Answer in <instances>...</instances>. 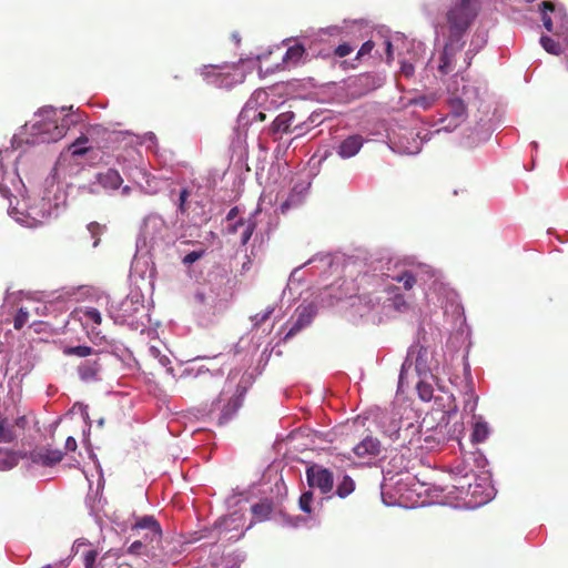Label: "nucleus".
Here are the masks:
<instances>
[{"mask_svg": "<svg viewBox=\"0 0 568 568\" xmlns=\"http://www.w3.org/2000/svg\"><path fill=\"white\" fill-rule=\"evenodd\" d=\"M73 121L64 115L59 120L57 110L52 106L40 109L33 118L32 134L40 138L41 142H57L61 140L70 129Z\"/></svg>", "mask_w": 568, "mask_h": 568, "instance_id": "f257e3e1", "label": "nucleus"}, {"mask_svg": "<svg viewBox=\"0 0 568 568\" xmlns=\"http://www.w3.org/2000/svg\"><path fill=\"white\" fill-rule=\"evenodd\" d=\"M475 0H460L452 7L447 14L448 37L450 41L462 42V39L477 17Z\"/></svg>", "mask_w": 568, "mask_h": 568, "instance_id": "f03ea898", "label": "nucleus"}, {"mask_svg": "<svg viewBox=\"0 0 568 568\" xmlns=\"http://www.w3.org/2000/svg\"><path fill=\"white\" fill-rule=\"evenodd\" d=\"M130 536L142 540L145 546H149L155 552L175 551L173 548H169L172 541L165 540V546L162 545V529L153 516H143L132 524Z\"/></svg>", "mask_w": 568, "mask_h": 568, "instance_id": "7ed1b4c3", "label": "nucleus"}, {"mask_svg": "<svg viewBox=\"0 0 568 568\" xmlns=\"http://www.w3.org/2000/svg\"><path fill=\"white\" fill-rule=\"evenodd\" d=\"M33 414L31 412L17 410L16 416H9L0 412V444H11L24 434L29 427Z\"/></svg>", "mask_w": 568, "mask_h": 568, "instance_id": "20e7f679", "label": "nucleus"}, {"mask_svg": "<svg viewBox=\"0 0 568 568\" xmlns=\"http://www.w3.org/2000/svg\"><path fill=\"white\" fill-rule=\"evenodd\" d=\"M237 71L239 69L234 65H204L201 73L210 83L230 89L235 83L241 82Z\"/></svg>", "mask_w": 568, "mask_h": 568, "instance_id": "39448f33", "label": "nucleus"}, {"mask_svg": "<svg viewBox=\"0 0 568 568\" xmlns=\"http://www.w3.org/2000/svg\"><path fill=\"white\" fill-rule=\"evenodd\" d=\"M306 481L311 488L318 489L321 494L327 495L334 487L333 473L318 464H312L306 468Z\"/></svg>", "mask_w": 568, "mask_h": 568, "instance_id": "423d86ee", "label": "nucleus"}, {"mask_svg": "<svg viewBox=\"0 0 568 568\" xmlns=\"http://www.w3.org/2000/svg\"><path fill=\"white\" fill-rule=\"evenodd\" d=\"M316 314L313 305H300L295 310V321L285 334L284 339L287 341L298 334L302 329L311 325Z\"/></svg>", "mask_w": 568, "mask_h": 568, "instance_id": "0eeeda50", "label": "nucleus"}, {"mask_svg": "<svg viewBox=\"0 0 568 568\" xmlns=\"http://www.w3.org/2000/svg\"><path fill=\"white\" fill-rule=\"evenodd\" d=\"M128 554L136 556H146L152 559H158L160 562H176L180 552L176 551H163L162 554L155 552L145 546L142 540L135 539L128 548Z\"/></svg>", "mask_w": 568, "mask_h": 568, "instance_id": "6e6552de", "label": "nucleus"}, {"mask_svg": "<svg viewBox=\"0 0 568 568\" xmlns=\"http://www.w3.org/2000/svg\"><path fill=\"white\" fill-rule=\"evenodd\" d=\"M463 47L464 42L450 41V39H447L438 65V70L442 74H448L456 70V55L457 53H460Z\"/></svg>", "mask_w": 568, "mask_h": 568, "instance_id": "1a4fd4ad", "label": "nucleus"}, {"mask_svg": "<svg viewBox=\"0 0 568 568\" xmlns=\"http://www.w3.org/2000/svg\"><path fill=\"white\" fill-rule=\"evenodd\" d=\"M63 452L47 447L38 448L28 454V458L37 465L51 467L63 459Z\"/></svg>", "mask_w": 568, "mask_h": 568, "instance_id": "9d476101", "label": "nucleus"}, {"mask_svg": "<svg viewBox=\"0 0 568 568\" xmlns=\"http://www.w3.org/2000/svg\"><path fill=\"white\" fill-rule=\"evenodd\" d=\"M382 452V443L372 435L365 436L357 445L353 447V453L358 458L377 457Z\"/></svg>", "mask_w": 568, "mask_h": 568, "instance_id": "9b49d317", "label": "nucleus"}, {"mask_svg": "<svg viewBox=\"0 0 568 568\" xmlns=\"http://www.w3.org/2000/svg\"><path fill=\"white\" fill-rule=\"evenodd\" d=\"M414 433L416 427L414 424H409L406 429H404L405 435H403V430L400 428V420L398 418L392 417L388 422V425H384V433L393 440L400 442V446L406 445V433Z\"/></svg>", "mask_w": 568, "mask_h": 568, "instance_id": "f8f14e48", "label": "nucleus"}, {"mask_svg": "<svg viewBox=\"0 0 568 568\" xmlns=\"http://www.w3.org/2000/svg\"><path fill=\"white\" fill-rule=\"evenodd\" d=\"M246 388L237 386L236 393L229 399L227 404L224 405L220 420L221 423H225L230 420L233 415L237 412V409L242 406L244 400Z\"/></svg>", "mask_w": 568, "mask_h": 568, "instance_id": "ddd939ff", "label": "nucleus"}, {"mask_svg": "<svg viewBox=\"0 0 568 568\" xmlns=\"http://www.w3.org/2000/svg\"><path fill=\"white\" fill-rule=\"evenodd\" d=\"M363 138L361 135H351L346 138L338 146L337 153L343 159H348L358 153L363 146Z\"/></svg>", "mask_w": 568, "mask_h": 568, "instance_id": "4468645a", "label": "nucleus"}, {"mask_svg": "<svg viewBox=\"0 0 568 568\" xmlns=\"http://www.w3.org/2000/svg\"><path fill=\"white\" fill-rule=\"evenodd\" d=\"M97 181L103 189L108 190H118L123 183L122 176L115 169H108L105 172L99 173Z\"/></svg>", "mask_w": 568, "mask_h": 568, "instance_id": "2eb2a0df", "label": "nucleus"}, {"mask_svg": "<svg viewBox=\"0 0 568 568\" xmlns=\"http://www.w3.org/2000/svg\"><path fill=\"white\" fill-rule=\"evenodd\" d=\"M101 372V364L98 359L84 361L78 366V374L84 382L97 381Z\"/></svg>", "mask_w": 568, "mask_h": 568, "instance_id": "dca6fc26", "label": "nucleus"}, {"mask_svg": "<svg viewBox=\"0 0 568 568\" xmlns=\"http://www.w3.org/2000/svg\"><path fill=\"white\" fill-rule=\"evenodd\" d=\"M562 32L564 31H561V32L555 31V33L560 37L559 41H555L554 39L546 37V36L540 38V44L548 53H551L555 55H559L560 53H564Z\"/></svg>", "mask_w": 568, "mask_h": 568, "instance_id": "f3484780", "label": "nucleus"}, {"mask_svg": "<svg viewBox=\"0 0 568 568\" xmlns=\"http://www.w3.org/2000/svg\"><path fill=\"white\" fill-rule=\"evenodd\" d=\"M89 138L82 134L68 146V150L71 152L73 158L82 156L91 149L90 146H87Z\"/></svg>", "mask_w": 568, "mask_h": 568, "instance_id": "a211bd4d", "label": "nucleus"}, {"mask_svg": "<svg viewBox=\"0 0 568 568\" xmlns=\"http://www.w3.org/2000/svg\"><path fill=\"white\" fill-rule=\"evenodd\" d=\"M79 320L88 325L93 323L95 325H100L102 323L101 313L94 307H87L78 311Z\"/></svg>", "mask_w": 568, "mask_h": 568, "instance_id": "6ab92c4d", "label": "nucleus"}, {"mask_svg": "<svg viewBox=\"0 0 568 568\" xmlns=\"http://www.w3.org/2000/svg\"><path fill=\"white\" fill-rule=\"evenodd\" d=\"M240 118L242 121H258L263 122L266 119V114L262 111H257L254 105H252L250 102L245 104L243 110L240 113Z\"/></svg>", "mask_w": 568, "mask_h": 568, "instance_id": "aec40b11", "label": "nucleus"}, {"mask_svg": "<svg viewBox=\"0 0 568 568\" xmlns=\"http://www.w3.org/2000/svg\"><path fill=\"white\" fill-rule=\"evenodd\" d=\"M305 53V48L302 44H294L290 47L283 58L287 64L296 65Z\"/></svg>", "mask_w": 568, "mask_h": 568, "instance_id": "412c9836", "label": "nucleus"}, {"mask_svg": "<svg viewBox=\"0 0 568 568\" xmlns=\"http://www.w3.org/2000/svg\"><path fill=\"white\" fill-rule=\"evenodd\" d=\"M18 464V456L14 452L0 447V470L11 469Z\"/></svg>", "mask_w": 568, "mask_h": 568, "instance_id": "4be33fe9", "label": "nucleus"}, {"mask_svg": "<svg viewBox=\"0 0 568 568\" xmlns=\"http://www.w3.org/2000/svg\"><path fill=\"white\" fill-rule=\"evenodd\" d=\"M541 20L544 27L549 31H554V24L551 18L548 16V12H555V4L550 1H542L539 6Z\"/></svg>", "mask_w": 568, "mask_h": 568, "instance_id": "5701e85b", "label": "nucleus"}, {"mask_svg": "<svg viewBox=\"0 0 568 568\" xmlns=\"http://www.w3.org/2000/svg\"><path fill=\"white\" fill-rule=\"evenodd\" d=\"M355 489V481L348 475H345L341 483L337 485L336 495L339 498H346L349 496Z\"/></svg>", "mask_w": 568, "mask_h": 568, "instance_id": "b1692460", "label": "nucleus"}, {"mask_svg": "<svg viewBox=\"0 0 568 568\" xmlns=\"http://www.w3.org/2000/svg\"><path fill=\"white\" fill-rule=\"evenodd\" d=\"M489 435V428L485 422H476L471 433V439L476 443H483Z\"/></svg>", "mask_w": 568, "mask_h": 568, "instance_id": "393cba45", "label": "nucleus"}, {"mask_svg": "<svg viewBox=\"0 0 568 568\" xmlns=\"http://www.w3.org/2000/svg\"><path fill=\"white\" fill-rule=\"evenodd\" d=\"M93 353L94 349L85 345L69 346L63 349V354L68 356L88 357Z\"/></svg>", "mask_w": 568, "mask_h": 568, "instance_id": "a878e982", "label": "nucleus"}, {"mask_svg": "<svg viewBox=\"0 0 568 568\" xmlns=\"http://www.w3.org/2000/svg\"><path fill=\"white\" fill-rule=\"evenodd\" d=\"M253 515L260 520H264L268 517L272 511V506L267 501L256 503L252 506Z\"/></svg>", "mask_w": 568, "mask_h": 568, "instance_id": "bb28decb", "label": "nucleus"}, {"mask_svg": "<svg viewBox=\"0 0 568 568\" xmlns=\"http://www.w3.org/2000/svg\"><path fill=\"white\" fill-rule=\"evenodd\" d=\"M468 390L465 393L464 410L474 414L477 407L478 397L474 394L471 385H468Z\"/></svg>", "mask_w": 568, "mask_h": 568, "instance_id": "cd10ccee", "label": "nucleus"}, {"mask_svg": "<svg viewBox=\"0 0 568 568\" xmlns=\"http://www.w3.org/2000/svg\"><path fill=\"white\" fill-rule=\"evenodd\" d=\"M450 113L455 118H462L466 113V105L460 98H453L449 100Z\"/></svg>", "mask_w": 568, "mask_h": 568, "instance_id": "c85d7f7f", "label": "nucleus"}, {"mask_svg": "<svg viewBox=\"0 0 568 568\" xmlns=\"http://www.w3.org/2000/svg\"><path fill=\"white\" fill-rule=\"evenodd\" d=\"M398 283H403L405 290H412L416 284V277L410 271H404L394 278Z\"/></svg>", "mask_w": 568, "mask_h": 568, "instance_id": "c756f323", "label": "nucleus"}, {"mask_svg": "<svg viewBox=\"0 0 568 568\" xmlns=\"http://www.w3.org/2000/svg\"><path fill=\"white\" fill-rule=\"evenodd\" d=\"M243 227H244V230L241 234V244L246 245L255 231L256 223L253 220H247V221H245V224Z\"/></svg>", "mask_w": 568, "mask_h": 568, "instance_id": "7c9ffc66", "label": "nucleus"}, {"mask_svg": "<svg viewBox=\"0 0 568 568\" xmlns=\"http://www.w3.org/2000/svg\"><path fill=\"white\" fill-rule=\"evenodd\" d=\"M29 320V312L24 307H20L14 316L13 326L16 329H21Z\"/></svg>", "mask_w": 568, "mask_h": 568, "instance_id": "2f4dec72", "label": "nucleus"}, {"mask_svg": "<svg viewBox=\"0 0 568 568\" xmlns=\"http://www.w3.org/2000/svg\"><path fill=\"white\" fill-rule=\"evenodd\" d=\"M312 501H313V493L312 491H305L301 495L300 497V500H298V504H300V508L306 513V514H311L312 513Z\"/></svg>", "mask_w": 568, "mask_h": 568, "instance_id": "473e14b6", "label": "nucleus"}, {"mask_svg": "<svg viewBox=\"0 0 568 568\" xmlns=\"http://www.w3.org/2000/svg\"><path fill=\"white\" fill-rule=\"evenodd\" d=\"M88 231L90 232L91 237L94 240L93 246H98V244L100 242V235L102 234V231H103V226H101L97 222H91L88 225Z\"/></svg>", "mask_w": 568, "mask_h": 568, "instance_id": "72a5a7b5", "label": "nucleus"}, {"mask_svg": "<svg viewBox=\"0 0 568 568\" xmlns=\"http://www.w3.org/2000/svg\"><path fill=\"white\" fill-rule=\"evenodd\" d=\"M83 554V562L85 568H95V560L98 557V551L95 549H89L85 551H82Z\"/></svg>", "mask_w": 568, "mask_h": 568, "instance_id": "f704fd0d", "label": "nucleus"}, {"mask_svg": "<svg viewBox=\"0 0 568 568\" xmlns=\"http://www.w3.org/2000/svg\"><path fill=\"white\" fill-rule=\"evenodd\" d=\"M189 196H190V191L187 189H182L180 192V195H179V205H178V210L182 214H185L187 212L186 202H187Z\"/></svg>", "mask_w": 568, "mask_h": 568, "instance_id": "c9c22d12", "label": "nucleus"}, {"mask_svg": "<svg viewBox=\"0 0 568 568\" xmlns=\"http://www.w3.org/2000/svg\"><path fill=\"white\" fill-rule=\"evenodd\" d=\"M204 253H205L204 250L192 251L183 257L182 262L184 265H191V264L195 263L196 261H199L201 257H203Z\"/></svg>", "mask_w": 568, "mask_h": 568, "instance_id": "e433bc0d", "label": "nucleus"}, {"mask_svg": "<svg viewBox=\"0 0 568 568\" xmlns=\"http://www.w3.org/2000/svg\"><path fill=\"white\" fill-rule=\"evenodd\" d=\"M417 389H418V394H419V397L427 402V400H430L432 397H433V389L429 385L427 384H424V383H419L418 386H417Z\"/></svg>", "mask_w": 568, "mask_h": 568, "instance_id": "4c0bfd02", "label": "nucleus"}, {"mask_svg": "<svg viewBox=\"0 0 568 568\" xmlns=\"http://www.w3.org/2000/svg\"><path fill=\"white\" fill-rule=\"evenodd\" d=\"M300 202V197L297 194H291L282 204L281 212L285 214L293 205H296Z\"/></svg>", "mask_w": 568, "mask_h": 568, "instance_id": "58836bf2", "label": "nucleus"}, {"mask_svg": "<svg viewBox=\"0 0 568 568\" xmlns=\"http://www.w3.org/2000/svg\"><path fill=\"white\" fill-rule=\"evenodd\" d=\"M354 48L349 43H342L337 45L334 50L336 57L344 58L352 53Z\"/></svg>", "mask_w": 568, "mask_h": 568, "instance_id": "ea45409f", "label": "nucleus"}, {"mask_svg": "<svg viewBox=\"0 0 568 568\" xmlns=\"http://www.w3.org/2000/svg\"><path fill=\"white\" fill-rule=\"evenodd\" d=\"M273 312H274V307L270 306L265 311H262V312L257 313L255 315L256 324L261 325L264 322H266L270 318V316L273 314Z\"/></svg>", "mask_w": 568, "mask_h": 568, "instance_id": "a19ab883", "label": "nucleus"}, {"mask_svg": "<svg viewBox=\"0 0 568 568\" xmlns=\"http://www.w3.org/2000/svg\"><path fill=\"white\" fill-rule=\"evenodd\" d=\"M372 49H373V43L371 41H367V42L363 43L361 49L357 52V57L356 58L358 59L362 55L371 53Z\"/></svg>", "mask_w": 568, "mask_h": 568, "instance_id": "79ce46f5", "label": "nucleus"}, {"mask_svg": "<svg viewBox=\"0 0 568 568\" xmlns=\"http://www.w3.org/2000/svg\"><path fill=\"white\" fill-rule=\"evenodd\" d=\"M400 72L406 77L409 78L414 74V65L407 62H403L400 67Z\"/></svg>", "mask_w": 568, "mask_h": 568, "instance_id": "37998d69", "label": "nucleus"}, {"mask_svg": "<svg viewBox=\"0 0 568 568\" xmlns=\"http://www.w3.org/2000/svg\"><path fill=\"white\" fill-rule=\"evenodd\" d=\"M244 224H245V220H243V219L237 220L234 224H232L227 227V233L235 234L239 231V227L244 226Z\"/></svg>", "mask_w": 568, "mask_h": 568, "instance_id": "c03bdc74", "label": "nucleus"}, {"mask_svg": "<svg viewBox=\"0 0 568 568\" xmlns=\"http://www.w3.org/2000/svg\"><path fill=\"white\" fill-rule=\"evenodd\" d=\"M562 44H564L565 62H566V67L568 69V32H562Z\"/></svg>", "mask_w": 568, "mask_h": 568, "instance_id": "a18cd8bd", "label": "nucleus"}, {"mask_svg": "<svg viewBox=\"0 0 568 568\" xmlns=\"http://www.w3.org/2000/svg\"><path fill=\"white\" fill-rule=\"evenodd\" d=\"M78 447L77 440L74 437L69 436L65 440V449L69 452H74Z\"/></svg>", "mask_w": 568, "mask_h": 568, "instance_id": "49530a36", "label": "nucleus"}, {"mask_svg": "<svg viewBox=\"0 0 568 568\" xmlns=\"http://www.w3.org/2000/svg\"><path fill=\"white\" fill-rule=\"evenodd\" d=\"M87 546H90V544L87 540L78 539L73 545V550L75 551V554H79L80 551H82V547Z\"/></svg>", "mask_w": 568, "mask_h": 568, "instance_id": "de8ad7c7", "label": "nucleus"}, {"mask_svg": "<svg viewBox=\"0 0 568 568\" xmlns=\"http://www.w3.org/2000/svg\"><path fill=\"white\" fill-rule=\"evenodd\" d=\"M466 58L464 60V65H460L458 69H457V72H460V71H464L466 70L467 68H469L470 65V60H471V57L469 55V52H466Z\"/></svg>", "mask_w": 568, "mask_h": 568, "instance_id": "09e8293b", "label": "nucleus"}, {"mask_svg": "<svg viewBox=\"0 0 568 568\" xmlns=\"http://www.w3.org/2000/svg\"><path fill=\"white\" fill-rule=\"evenodd\" d=\"M237 215H239V207H237V206H234V207H232V209L229 211V213H227V215H226V220H227V221H233V220H235V217H236Z\"/></svg>", "mask_w": 568, "mask_h": 568, "instance_id": "8fccbe9b", "label": "nucleus"}, {"mask_svg": "<svg viewBox=\"0 0 568 568\" xmlns=\"http://www.w3.org/2000/svg\"><path fill=\"white\" fill-rule=\"evenodd\" d=\"M285 116H286L285 114H281V115H278L275 119L274 123L277 126V129H281V128L284 126V124H285Z\"/></svg>", "mask_w": 568, "mask_h": 568, "instance_id": "3c124183", "label": "nucleus"}, {"mask_svg": "<svg viewBox=\"0 0 568 568\" xmlns=\"http://www.w3.org/2000/svg\"><path fill=\"white\" fill-rule=\"evenodd\" d=\"M251 264H252L251 258L248 256H246V261L242 264L241 271L243 273L250 271Z\"/></svg>", "mask_w": 568, "mask_h": 568, "instance_id": "603ef678", "label": "nucleus"}, {"mask_svg": "<svg viewBox=\"0 0 568 568\" xmlns=\"http://www.w3.org/2000/svg\"><path fill=\"white\" fill-rule=\"evenodd\" d=\"M130 192H131V187H130L129 185H125V186L122 189V194H124V195H128Z\"/></svg>", "mask_w": 568, "mask_h": 568, "instance_id": "864d4df0", "label": "nucleus"}, {"mask_svg": "<svg viewBox=\"0 0 568 568\" xmlns=\"http://www.w3.org/2000/svg\"><path fill=\"white\" fill-rule=\"evenodd\" d=\"M390 50H392V43L387 42V53H388V55L390 54Z\"/></svg>", "mask_w": 568, "mask_h": 568, "instance_id": "5fc2aeb1", "label": "nucleus"}, {"mask_svg": "<svg viewBox=\"0 0 568 568\" xmlns=\"http://www.w3.org/2000/svg\"><path fill=\"white\" fill-rule=\"evenodd\" d=\"M105 134H108V139H111L114 134L113 133H110L108 132L106 130L103 131Z\"/></svg>", "mask_w": 568, "mask_h": 568, "instance_id": "6e6d98bb", "label": "nucleus"}, {"mask_svg": "<svg viewBox=\"0 0 568 568\" xmlns=\"http://www.w3.org/2000/svg\"><path fill=\"white\" fill-rule=\"evenodd\" d=\"M0 191H2V192H8V189H7V187H6V189H2V187L0 186Z\"/></svg>", "mask_w": 568, "mask_h": 568, "instance_id": "4d7b16f0", "label": "nucleus"}, {"mask_svg": "<svg viewBox=\"0 0 568 568\" xmlns=\"http://www.w3.org/2000/svg\"><path fill=\"white\" fill-rule=\"evenodd\" d=\"M44 568H50V566H47V567H44Z\"/></svg>", "mask_w": 568, "mask_h": 568, "instance_id": "13d9d810", "label": "nucleus"}]
</instances>
